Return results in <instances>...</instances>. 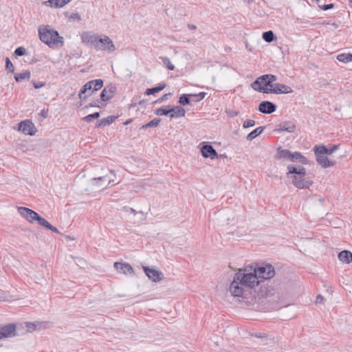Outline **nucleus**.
I'll list each match as a JSON object with an SVG mask.
<instances>
[{
  "label": "nucleus",
  "mask_w": 352,
  "mask_h": 352,
  "mask_svg": "<svg viewBox=\"0 0 352 352\" xmlns=\"http://www.w3.org/2000/svg\"><path fill=\"white\" fill-rule=\"evenodd\" d=\"M292 178L294 186L299 189L308 188L313 183L305 177H296V175H293Z\"/></svg>",
  "instance_id": "9d476101"
},
{
  "label": "nucleus",
  "mask_w": 352,
  "mask_h": 352,
  "mask_svg": "<svg viewBox=\"0 0 352 352\" xmlns=\"http://www.w3.org/2000/svg\"><path fill=\"white\" fill-rule=\"evenodd\" d=\"M338 146H333V147L331 149H333V151L337 148Z\"/></svg>",
  "instance_id": "338daca9"
},
{
  "label": "nucleus",
  "mask_w": 352,
  "mask_h": 352,
  "mask_svg": "<svg viewBox=\"0 0 352 352\" xmlns=\"http://www.w3.org/2000/svg\"><path fill=\"white\" fill-rule=\"evenodd\" d=\"M33 86L35 89H40L45 85V82L43 81H32Z\"/></svg>",
  "instance_id": "a18cd8bd"
},
{
  "label": "nucleus",
  "mask_w": 352,
  "mask_h": 352,
  "mask_svg": "<svg viewBox=\"0 0 352 352\" xmlns=\"http://www.w3.org/2000/svg\"><path fill=\"white\" fill-rule=\"evenodd\" d=\"M202 146L201 148V153L204 158L210 157L212 160L218 157V154L213 146L208 143L202 142Z\"/></svg>",
  "instance_id": "1a4fd4ad"
},
{
  "label": "nucleus",
  "mask_w": 352,
  "mask_h": 352,
  "mask_svg": "<svg viewBox=\"0 0 352 352\" xmlns=\"http://www.w3.org/2000/svg\"><path fill=\"white\" fill-rule=\"evenodd\" d=\"M102 79L92 80L85 83L80 89L78 96L82 100L87 99L93 92L100 89L103 86Z\"/></svg>",
  "instance_id": "20e7f679"
},
{
  "label": "nucleus",
  "mask_w": 352,
  "mask_h": 352,
  "mask_svg": "<svg viewBox=\"0 0 352 352\" xmlns=\"http://www.w3.org/2000/svg\"><path fill=\"white\" fill-rule=\"evenodd\" d=\"M292 92H293V90L291 87L281 83H274V87L270 88L269 91V94H290Z\"/></svg>",
  "instance_id": "ddd939ff"
},
{
  "label": "nucleus",
  "mask_w": 352,
  "mask_h": 352,
  "mask_svg": "<svg viewBox=\"0 0 352 352\" xmlns=\"http://www.w3.org/2000/svg\"><path fill=\"white\" fill-rule=\"evenodd\" d=\"M100 114L99 112H96L92 114L87 115V116L84 117L82 120L87 122H89L93 119L98 118L100 117Z\"/></svg>",
  "instance_id": "58836bf2"
},
{
  "label": "nucleus",
  "mask_w": 352,
  "mask_h": 352,
  "mask_svg": "<svg viewBox=\"0 0 352 352\" xmlns=\"http://www.w3.org/2000/svg\"><path fill=\"white\" fill-rule=\"evenodd\" d=\"M116 90V88L114 86L105 87L100 94L101 100L104 102L108 101L113 97Z\"/></svg>",
  "instance_id": "f3484780"
},
{
  "label": "nucleus",
  "mask_w": 352,
  "mask_h": 352,
  "mask_svg": "<svg viewBox=\"0 0 352 352\" xmlns=\"http://www.w3.org/2000/svg\"><path fill=\"white\" fill-rule=\"evenodd\" d=\"M276 110V104L267 100L262 101L258 105V111L265 114L272 113Z\"/></svg>",
  "instance_id": "4468645a"
},
{
  "label": "nucleus",
  "mask_w": 352,
  "mask_h": 352,
  "mask_svg": "<svg viewBox=\"0 0 352 352\" xmlns=\"http://www.w3.org/2000/svg\"><path fill=\"white\" fill-rule=\"evenodd\" d=\"M132 119H129L127 120H126L124 122V125H127L129 124H130L131 122H132Z\"/></svg>",
  "instance_id": "680f3d73"
},
{
  "label": "nucleus",
  "mask_w": 352,
  "mask_h": 352,
  "mask_svg": "<svg viewBox=\"0 0 352 352\" xmlns=\"http://www.w3.org/2000/svg\"><path fill=\"white\" fill-rule=\"evenodd\" d=\"M143 270L147 277L153 282H158L163 278L162 272L159 270L147 266H143Z\"/></svg>",
  "instance_id": "9b49d317"
},
{
  "label": "nucleus",
  "mask_w": 352,
  "mask_h": 352,
  "mask_svg": "<svg viewBox=\"0 0 352 352\" xmlns=\"http://www.w3.org/2000/svg\"><path fill=\"white\" fill-rule=\"evenodd\" d=\"M252 273L256 275L259 281V285L265 280L270 279L275 275L274 267L271 264L262 263L257 265L252 270Z\"/></svg>",
  "instance_id": "7ed1b4c3"
},
{
  "label": "nucleus",
  "mask_w": 352,
  "mask_h": 352,
  "mask_svg": "<svg viewBox=\"0 0 352 352\" xmlns=\"http://www.w3.org/2000/svg\"><path fill=\"white\" fill-rule=\"evenodd\" d=\"M114 182V179H109V184H111V183H112V182Z\"/></svg>",
  "instance_id": "69168bd1"
},
{
  "label": "nucleus",
  "mask_w": 352,
  "mask_h": 352,
  "mask_svg": "<svg viewBox=\"0 0 352 352\" xmlns=\"http://www.w3.org/2000/svg\"><path fill=\"white\" fill-rule=\"evenodd\" d=\"M98 41V47L97 51H104L108 53H112L116 50L112 40L105 34H99Z\"/></svg>",
  "instance_id": "0eeeda50"
},
{
  "label": "nucleus",
  "mask_w": 352,
  "mask_h": 352,
  "mask_svg": "<svg viewBox=\"0 0 352 352\" xmlns=\"http://www.w3.org/2000/svg\"><path fill=\"white\" fill-rule=\"evenodd\" d=\"M314 153L324 155H331L333 149H329L325 145L315 146L314 148Z\"/></svg>",
  "instance_id": "a878e982"
},
{
  "label": "nucleus",
  "mask_w": 352,
  "mask_h": 352,
  "mask_svg": "<svg viewBox=\"0 0 352 352\" xmlns=\"http://www.w3.org/2000/svg\"><path fill=\"white\" fill-rule=\"evenodd\" d=\"M337 59L342 63H348L352 61V54H340L337 56Z\"/></svg>",
  "instance_id": "7c9ffc66"
},
{
  "label": "nucleus",
  "mask_w": 352,
  "mask_h": 352,
  "mask_svg": "<svg viewBox=\"0 0 352 352\" xmlns=\"http://www.w3.org/2000/svg\"><path fill=\"white\" fill-rule=\"evenodd\" d=\"M18 212L21 217L25 218L29 223H33L35 221L41 226L45 219L41 217L36 212L26 207H19Z\"/></svg>",
  "instance_id": "39448f33"
},
{
  "label": "nucleus",
  "mask_w": 352,
  "mask_h": 352,
  "mask_svg": "<svg viewBox=\"0 0 352 352\" xmlns=\"http://www.w3.org/2000/svg\"><path fill=\"white\" fill-rule=\"evenodd\" d=\"M123 210L124 211H126V212H132V213H134V214L136 212L135 210L133 208H129L128 206H124L123 208Z\"/></svg>",
  "instance_id": "603ef678"
},
{
  "label": "nucleus",
  "mask_w": 352,
  "mask_h": 352,
  "mask_svg": "<svg viewBox=\"0 0 352 352\" xmlns=\"http://www.w3.org/2000/svg\"><path fill=\"white\" fill-rule=\"evenodd\" d=\"M109 172L114 176L116 177V173L114 172V170H109Z\"/></svg>",
  "instance_id": "0e129e2a"
},
{
  "label": "nucleus",
  "mask_w": 352,
  "mask_h": 352,
  "mask_svg": "<svg viewBox=\"0 0 352 352\" xmlns=\"http://www.w3.org/2000/svg\"><path fill=\"white\" fill-rule=\"evenodd\" d=\"M38 36L40 40L50 47L63 43V38L59 36L58 32L51 28H39Z\"/></svg>",
  "instance_id": "f03ea898"
},
{
  "label": "nucleus",
  "mask_w": 352,
  "mask_h": 352,
  "mask_svg": "<svg viewBox=\"0 0 352 352\" xmlns=\"http://www.w3.org/2000/svg\"><path fill=\"white\" fill-rule=\"evenodd\" d=\"M169 111H170V113H169L170 118L184 117L186 114L185 109L180 106L170 107Z\"/></svg>",
  "instance_id": "aec40b11"
},
{
  "label": "nucleus",
  "mask_w": 352,
  "mask_h": 352,
  "mask_svg": "<svg viewBox=\"0 0 352 352\" xmlns=\"http://www.w3.org/2000/svg\"><path fill=\"white\" fill-rule=\"evenodd\" d=\"M254 0H243V1L245 3H247V4H251L254 2Z\"/></svg>",
  "instance_id": "bf43d9fd"
},
{
  "label": "nucleus",
  "mask_w": 352,
  "mask_h": 352,
  "mask_svg": "<svg viewBox=\"0 0 352 352\" xmlns=\"http://www.w3.org/2000/svg\"><path fill=\"white\" fill-rule=\"evenodd\" d=\"M89 107H100L99 104H98V100H96V101H92L89 104Z\"/></svg>",
  "instance_id": "5fc2aeb1"
},
{
  "label": "nucleus",
  "mask_w": 352,
  "mask_h": 352,
  "mask_svg": "<svg viewBox=\"0 0 352 352\" xmlns=\"http://www.w3.org/2000/svg\"><path fill=\"white\" fill-rule=\"evenodd\" d=\"M324 301V297L321 295H318L316 300V304H321Z\"/></svg>",
  "instance_id": "3c124183"
},
{
  "label": "nucleus",
  "mask_w": 352,
  "mask_h": 352,
  "mask_svg": "<svg viewBox=\"0 0 352 352\" xmlns=\"http://www.w3.org/2000/svg\"><path fill=\"white\" fill-rule=\"evenodd\" d=\"M279 131L292 133L296 129V125L292 122H283L279 124Z\"/></svg>",
  "instance_id": "b1692460"
},
{
  "label": "nucleus",
  "mask_w": 352,
  "mask_h": 352,
  "mask_svg": "<svg viewBox=\"0 0 352 352\" xmlns=\"http://www.w3.org/2000/svg\"><path fill=\"white\" fill-rule=\"evenodd\" d=\"M41 226L54 233H59L58 230L54 226L51 225L45 219Z\"/></svg>",
  "instance_id": "4c0bfd02"
},
{
  "label": "nucleus",
  "mask_w": 352,
  "mask_h": 352,
  "mask_svg": "<svg viewBox=\"0 0 352 352\" xmlns=\"http://www.w3.org/2000/svg\"><path fill=\"white\" fill-rule=\"evenodd\" d=\"M98 36L99 34L98 33H95L93 31H87L81 33L80 39L83 45L87 47H93L97 50L98 47Z\"/></svg>",
  "instance_id": "423d86ee"
},
{
  "label": "nucleus",
  "mask_w": 352,
  "mask_h": 352,
  "mask_svg": "<svg viewBox=\"0 0 352 352\" xmlns=\"http://www.w3.org/2000/svg\"><path fill=\"white\" fill-rule=\"evenodd\" d=\"M26 54V49L23 47H19L14 51V55L16 56H21Z\"/></svg>",
  "instance_id": "37998d69"
},
{
  "label": "nucleus",
  "mask_w": 352,
  "mask_h": 352,
  "mask_svg": "<svg viewBox=\"0 0 352 352\" xmlns=\"http://www.w3.org/2000/svg\"><path fill=\"white\" fill-rule=\"evenodd\" d=\"M255 336L256 338H264L265 337V333H256L255 334Z\"/></svg>",
  "instance_id": "4d7b16f0"
},
{
  "label": "nucleus",
  "mask_w": 352,
  "mask_h": 352,
  "mask_svg": "<svg viewBox=\"0 0 352 352\" xmlns=\"http://www.w3.org/2000/svg\"><path fill=\"white\" fill-rule=\"evenodd\" d=\"M349 6L352 8V0H349Z\"/></svg>",
  "instance_id": "e2e57ef3"
},
{
  "label": "nucleus",
  "mask_w": 352,
  "mask_h": 352,
  "mask_svg": "<svg viewBox=\"0 0 352 352\" xmlns=\"http://www.w3.org/2000/svg\"><path fill=\"white\" fill-rule=\"evenodd\" d=\"M16 333V325L14 324H8L0 327V340L14 337Z\"/></svg>",
  "instance_id": "6e6552de"
},
{
  "label": "nucleus",
  "mask_w": 352,
  "mask_h": 352,
  "mask_svg": "<svg viewBox=\"0 0 352 352\" xmlns=\"http://www.w3.org/2000/svg\"><path fill=\"white\" fill-rule=\"evenodd\" d=\"M19 131H21L25 135H33L36 133V128L31 121L25 120L19 123Z\"/></svg>",
  "instance_id": "f8f14e48"
},
{
  "label": "nucleus",
  "mask_w": 352,
  "mask_h": 352,
  "mask_svg": "<svg viewBox=\"0 0 352 352\" xmlns=\"http://www.w3.org/2000/svg\"><path fill=\"white\" fill-rule=\"evenodd\" d=\"M190 97V94H182L179 98V103L182 105L189 104Z\"/></svg>",
  "instance_id": "e433bc0d"
},
{
  "label": "nucleus",
  "mask_w": 352,
  "mask_h": 352,
  "mask_svg": "<svg viewBox=\"0 0 352 352\" xmlns=\"http://www.w3.org/2000/svg\"><path fill=\"white\" fill-rule=\"evenodd\" d=\"M322 10H328L334 7L333 3L324 4L322 6H319Z\"/></svg>",
  "instance_id": "8fccbe9b"
},
{
  "label": "nucleus",
  "mask_w": 352,
  "mask_h": 352,
  "mask_svg": "<svg viewBox=\"0 0 352 352\" xmlns=\"http://www.w3.org/2000/svg\"><path fill=\"white\" fill-rule=\"evenodd\" d=\"M289 161L293 162H300L302 164H308V160L298 151L291 153Z\"/></svg>",
  "instance_id": "4be33fe9"
},
{
  "label": "nucleus",
  "mask_w": 352,
  "mask_h": 352,
  "mask_svg": "<svg viewBox=\"0 0 352 352\" xmlns=\"http://www.w3.org/2000/svg\"><path fill=\"white\" fill-rule=\"evenodd\" d=\"M265 126H259L251 131L246 137L247 140L252 141L259 135H261L265 129Z\"/></svg>",
  "instance_id": "cd10ccee"
},
{
  "label": "nucleus",
  "mask_w": 352,
  "mask_h": 352,
  "mask_svg": "<svg viewBox=\"0 0 352 352\" xmlns=\"http://www.w3.org/2000/svg\"><path fill=\"white\" fill-rule=\"evenodd\" d=\"M206 96V92H199V94H190V101L199 102L202 100Z\"/></svg>",
  "instance_id": "c9c22d12"
},
{
  "label": "nucleus",
  "mask_w": 352,
  "mask_h": 352,
  "mask_svg": "<svg viewBox=\"0 0 352 352\" xmlns=\"http://www.w3.org/2000/svg\"><path fill=\"white\" fill-rule=\"evenodd\" d=\"M170 106H164L160 108H158L155 110L154 113L157 116H168L170 111H169Z\"/></svg>",
  "instance_id": "473e14b6"
},
{
  "label": "nucleus",
  "mask_w": 352,
  "mask_h": 352,
  "mask_svg": "<svg viewBox=\"0 0 352 352\" xmlns=\"http://www.w3.org/2000/svg\"><path fill=\"white\" fill-rule=\"evenodd\" d=\"M255 125V121L254 120L248 119L243 122V128H249Z\"/></svg>",
  "instance_id": "c03bdc74"
},
{
  "label": "nucleus",
  "mask_w": 352,
  "mask_h": 352,
  "mask_svg": "<svg viewBox=\"0 0 352 352\" xmlns=\"http://www.w3.org/2000/svg\"><path fill=\"white\" fill-rule=\"evenodd\" d=\"M188 28L190 29V30H196L197 29V26L195 25H192V24H188Z\"/></svg>",
  "instance_id": "13d9d810"
},
{
  "label": "nucleus",
  "mask_w": 352,
  "mask_h": 352,
  "mask_svg": "<svg viewBox=\"0 0 352 352\" xmlns=\"http://www.w3.org/2000/svg\"><path fill=\"white\" fill-rule=\"evenodd\" d=\"M114 267L116 269V270L120 271L126 275H133L134 274L133 267H131V265H129L126 263H122L116 262L114 263Z\"/></svg>",
  "instance_id": "dca6fc26"
},
{
  "label": "nucleus",
  "mask_w": 352,
  "mask_h": 352,
  "mask_svg": "<svg viewBox=\"0 0 352 352\" xmlns=\"http://www.w3.org/2000/svg\"><path fill=\"white\" fill-rule=\"evenodd\" d=\"M261 80H269L272 82H275L277 80V76L273 74H264L260 76Z\"/></svg>",
  "instance_id": "ea45409f"
},
{
  "label": "nucleus",
  "mask_w": 352,
  "mask_h": 352,
  "mask_svg": "<svg viewBox=\"0 0 352 352\" xmlns=\"http://www.w3.org/2000/svg\"><path fill=\"white\" fill-rule=\"evenodd\" d=\"M171 96H172L171 93H168V94H164L162 97L157 99L153 103L154 104H160L164 101L168 100Z\"/></svg>",
  "instance_id": "a19ab883"
},
{
  "label": "nucleus",
  "mask_w": 352,
  "mask_h": 352,
  "mask_svg": "<svg viewBox=\"0 0 352 352\" xmlns=\"http://www.w3.org/2000/svg\"><path fill=\"white\" fill-rule=\"evenodd\" d=\"M27 327L28 328H30L31 327H32L34 329L35 328V324L34 323L27 322Z\"/></svg>",
  "instance_id": "052dcab7"
},
{
  "label": "nucleus",
  "mask_w": 352,
  "mask_h": 352,
  "mask_svg": "<svg viewBox=\"0 0 352 352\" xmlns=\"http://www.w3.org/2000/svg\"><path fill=\"white\" fill-rule=\"evenodd\" d=\"M258 285V278L252 273V269H239L230 283V291L232 296L242 297L247 290Z\"/></svg>",
  "instance_id": "f257e3e1"
},
{
  "label": "nucleus",
  "mask_w": 352,
  "mask_h": 352,
  "mask_svg": "<svg viewBox=\"0 0 352 352\" xmlns=\"http://www.w3.org/2000/svg\"><path fill=\"white\" fill-rule=\"evenodd\" d=\"M8 299V295L6 292L0 289V301H6Z\"/></svg>",
  "instance_id": "09e8293b"
},
{
  "label": "nucleus",
  "mask_w": 352,
  "mask_h": 352,
  "mask_svg": "<svg viewBox=\"0 0 352 352\" xmlns=\"http://www.w3.org/2000/svg\"><path fill=\"white\" fill-rule=\"evenodd\" d=\"M161 120L160 118H154L146 124H144L141 126L142 129H146L149 127H155L159 125L160 123Z\"/></svg>",
  "instance_id": "72a5a7b5"
},
{
  "label": "nucleus",
  "mask_w": 352,
  "mask_h": 352,
  "mask_svg": "<svg viewBox=\"0 0 352 352\" xmlns=\"http://www.w3.org/2000/svg\"><path fill=\"white\" fill-rule=\"evenodd\" d=\"M292 152L288 149H283L281 147L278 148L277 152L274 157L277 160H284L289 161Z\"/></svg>",
  "instance_id": "412c9836"
},
{
  "label": "nucleus",
  "mask_w": 352,
  "mask_h": 352,
  "mask_svg": "<svg viewBox=\"0 0 352 352\" xmlns=\"http://www.w3.org/2000/svg\"><path fill=\"white\" fill-rule=\"evenodd\" d=\"M338 258L343 263H350L352 261V253L348 250H343L339 253Z\"/></svg>",
  "instance_id": "393cba45"
},
{
  "label": "nucleus",
  "mask_w": 352,
  "mask_h": 352,
  "mask_svg": "<svg viewBox=\"0 0 352 352\" xmlns=\"http://www.w3.org/2000/svg\"><path fill=\"white\" fill-rule=\"evenodd\" d=\"M263 80L260 79V76L256 78L252 84V88L258 92H261L263 94H269L270 88L263 87Z\"/></svg>",
  "instance_id": "6ab92c4d"
},
{
  "label": "nucleus",
  "mask_w": 352,
  "mask_h": 352,
  "mask_svg": "<svg viewBox=\"0 0 352 352\" xmlns=\"http://www.w3.org/2000/svg\"><path fill=\"white\" fill-rule=\"evenodd\" d=\"M70 19L80 20V16L78 13H73L71 14Z\"/></svg>",
  "instance_id": "864d4df0"
},
{
  "label": "nucleus",
  "mask_w": 352,
  "mask_h": 352,
  "mask_svg": "<svg viewBox=\"0 0 352 352\" xmlns=\"http://www.w3.org/2000/svg\"><path fill=\"white\" fill-rule=\"evenodd\" d=\"M263 87H268V88H273L274 87V84L272 82V81H270L269 80H263Z\"/></svg>",
  "instance_id": "de8ad7c7"
},
{
  "label": "nucleus",
  "mask_w": 352,
  "mask_h": 352,
  "mask_svg": "<svg viewBox=\"0 0 352 352\" xmlns=\"http://www.w3.org/2000/svg\"><path fill=\"white\" fill-rule=\"evenodd\" d=\"M118 118V116H107V118H102V119H100V120H98V122H97V124L96 126V127H102V126H107V125H110L111 124H112L116 119Z\"/></svg>",
  "instance_id": "5701e85b"
},
{
  "label": "nucleus",
  "mask_w": 352,
  "mask_h": 352,
  "mask_svg": "<svg viewBox=\"0 0 352 352\" xmlns=\"http://www.w3.org/2000/svg\"><path fill=\"white\" fill-rule=\"evenodd\" d=\"M166 86L165 82L160 83L157 86L148 88L145 91V95L149 96L163 90Z\"/></svg>",
  "instance_id": "c85d7f7f"
},
{
  "label": "nucleus",
  "mask_w": 352,
  "mask_h": 352,
  "mask_svg": "<svg viewBox=\"0 0 352 352\" xmlns=\"http://www.w3.org/2000/svg\"><path fill=\"white\" fill-rule=\"evenodd\" d=\"M6 69L11 73H13L14 71V67L8 57L6 58Z\"/></svg>",
  "instance_id": "79ce46f5"
},
{
  "label": "nucleus",
  "mask_w": 352,
  "mask_h": 352,
  "mask_svg": "<svg viewBox=\"0 0 352 352\" xmlns=\"http://www.w3.org/2000/svg\"><path fill=\"white\" fill-rule=\"evenodd\" d=\"M160 59L162 60L164 65L169 70L175 69L174 65L171 63L170 60L167 56H160Z\"/></svg>",
  "instance_id": "f704fd0d"
},
{
  "label": "nucleus",
  "mask_w": 352,
  "mask_h": 352,
  "mask_svg": "<svg viewBox=\"0 0 352 352\" xmlns=\"http://www.w3.org/2000/svg\"><path fill=\"white\" fill-rule=\"evenodd\" d=\"M31 77L30 70H25L22 73H16L14 74V79L16 82H21L25 79L29 80Z\"/></svg>",
  "instance_id": "c756f323"
},
{
  "label": "nucleus",
  "mask_w": 352,
  "mask_h": 352,
  "mask_svg": "<svg viewBox=\"0 0 352 352\" xmlns=\"http://www.w3.org/2000/svg\"><path fill=\"white\" fill-rule=\"evenodd\" d=\"M69 2L70 0H48L46 3L52 8H62Z\"/></svg>",
  "instance_id": "bb28decb"
},
{
  "label": "nucleus",
  "mask_w": 352,
  "mask_h": 352,
  "mask_svg": "<svg viewBox=\"0 0 352 352\" xmlns=\"http://www.w3.org/2000/svg\"><path fill=\"white\" fill-rule=\"evenodd\" d=\"M316 157L317 162L322 167V168H329L333 166L335 162L333 161H330L329 158L325 156L324 154H319L318 153H314Z\"/></svg>",
  "instance_id": "2eb2a0df"
},
{
  "label": "nucleus",
  "mask_w": 352,
  "mask_h": 352,
  "mask_svg": "<svg viewBox=\"0 0 352 352\" xmlns=\"http://www.w3.org/2000/svg\"><path fill=\"white\" fill-rule=\"evenodd\" d=\"M288 172L287 173V177H289L290 175H296V177H305L306 175V169L304 167H300V168H297L296 166L293 165L287 166Z\"/></svg>",
  "instance_id": "a211bd4d"
},
{
  "label": "nucleus",
  "mask_w": 352,
  "mask_h": 352,
  "mask_svg": "<svg viewBox=\"0 0 352 352\" xmlns=\"http://www.w3.org/2000/svg\"><path fill=\"white\" fill-rule=\"evenodd\" d=\"M41 116L44 118H46L47 116H48V112L47 111H45V109H43L41 112Z\"/></svg>",
  "instance_id": "6e6d98bb"
},
{
  "label": "nucleus",
  "mask_w": 352,
  "mask_h": 352,
  "mask_svg": "<svg viewBox=\"0 0 352 352\" xmlns=\"http://www.w3.org/2000/svg\"><path fill=\"white\" fill-rule=\"evenodd\" d=\"M262 37L267 43L272 42L276 39V36L272 30L263 32Z\"/></svg>",
  "instance_id": "2f4dec72"
},
{
  "label": "nucleus",
  "mask_w": 352,
  "mask_h": 352,
  "mask_svg": "<svg viewBox=\"0 0 352 352\" xmlns=\"http://www.w3.org/2000/svg\"><path fill=\"white\" fill-rule=\"evenodd\" d=\"M107 177V175L102 176V177H95V178L92 179V184L94 185L98 186V182L100 181H102V180L105 179Z\"/></svg>",
  "instance_id": "49530a36"
}]
</instances>
